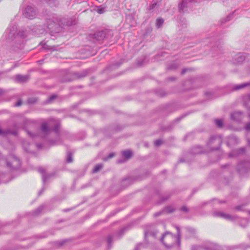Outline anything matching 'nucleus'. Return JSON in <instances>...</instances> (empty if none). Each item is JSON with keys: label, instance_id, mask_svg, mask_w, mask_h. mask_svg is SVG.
I'll list each match as a JSON object with an SVG mask.
<instances>
[{"label": "nucleus", "instance_id": "obj_1", "mask_svg": "<svg viewBox=\"0 0 250 250\" xmlns=\"http://www.w3.org/2000/svg\"><path fill=\"white\" fill-rule=\"evenodd\" d=\"M17 30V28L16 25L10 26L4 33L2 38L7 42H10L13 40H15L16 42H19V45L18 47L21 48L24 42V39L28 36V33L26 30H21L16 34Z\"/></svg>", "mask_w": 250, "mask_h": 250}, {"label": "nucleus", "instance_id": "obj_2", "mask_svg": "<svg viewBox=\"0 0 250 250\" xmlns=\"http://www.w3.org/2000/svg\"><path fill=\"white\" fill-rule=\"evenodd\" d=\"M177 230V235H175L169 232H166L161 237L160 240L167 248H171L177 244L178 247L181 245V233L180 228L176 227Z\"/></svg>", "mask_w": 250, "mask_h": 250}, {"label": "nucleus", "instance_id": "obj_3", "mask_svg": "<svg viewBox=\"0 0 250 250\" xmlns=\"http://www.w3.org/2000/svg\"><path fill=\"white\" fill-rule=\"evenodd\" d=\"M61 27L60 17L54 14L46 19V28L44 30L50 33H58L60 32Z\"/></svg>", "mask_w": 250, "mask_h": 250}, {"label": "nucleus", "instance_id": "obj_4", "mask_svg": "<svg viewBox=\"0 0 250 250\" xmlns=\"http://www.w3.org/2000/svg\"><path fill=\"white\" fill-rule=\"evenodd\" d=\"M59 123L55 120H50L47 122H43L41 125V131L44 135L49 134L51 130L57 132Z\"/></svg>", "mask_w": 250, "mask_h": 250}, {"label": "nucleus", "instance_id": "obj_5", "mask_svg": "<svg viewBox=\"0 0 250 250\" xmlns=\"http://www.w3.org/2000/svg\"><path fill=\"white\" fill-rule=\"evenodd\" d=\"M191 250H223L218 244L208 241L200 246H192Z\"/></svg>", "mask_w": 250, "mask_h": 250}, {"label": "nucleus", "instance_id": "obj_6", "mask_svg": "<svg viewBox=\"0 0 250 250\" xmlns=\"http://www.w3.org/2000/svg\"><path fill=\"white\" fill-rule=\"evenodd\" d=\"M7 167L10 170H16L19 168L21 162L19 159L15 156L10 155L6 160Z\"/></svg>", "mask_w": 250, "mask_h": 250}, {"label": "nucleus", "instance_id": "obj_7", "mask_svg": "<svg viewBox=\"0 0 250 250\" xmlns=\"http://www.w3.org/2000/svg\"><path fill=\"white\" fill-rule=\"evenodd\" d=\"M222 142V139L217 136H214L210 137L209 141L207 142V146L210 148L211 150H218L221 145Z\"/></svg>", "mask_w": 250, "mask_h": 250}, {"label": "nucleus", "instance_id": "obj_8", "mask_svg": "<svg viewBox=\"0 0 250 250\" xmlns=\"http://www.w3.org/2000/svg\"><path fill=\"white\" fill-rule=\"evenodd\" d=\"M37 126V122L33 120L24 119L23 121V125L22 127L25 129L28 134L32 137H34V135L28 130V128H35Z\"/></svg>", "mask_w": 250, "mask_h": 250}, {"label": "nucleus", "instance_id": "obj_9", "mask_svg": "<svg viewBox=\"0 0 250 250\" xmlns=\"http://www.w3.org/2000/svg\"><path fill=\"white\" fill-rule=\"evenodd\" d=\"M23 15L26 18L32 19L36 15V11L34 7L28 5L23 11Z\"/></svg>", "mask_w": 250, "mask_h": 250}, {"label": "nucleus", "instance_id": "obj_10", "mask_svg": "<svg viewBox=\"0 0 250 250\" xmlns=\"http://www.w3.org/2000/svg\"><path fill=\"white\" fill-rule=\"evenodd\" d=\"M61 27L62 26H71L76 23V21L73 18H65L60 17Z\"/></svg>", "mask_w": 250, "mask_h": 250}, {"label": "nucleus", "instance_id": "obj_11", "mask_svg": "<svg viewBox=\"0 0 250 250\" xmlns=\"http://www.w3.org/2000/svg\"><path fill=\"white\" fill-rule=\"evenodd\" d=\"M171 196L169 193H159L157 192V204L162 203L167 200Z\"/></svg>", "mask_w": 250, "mask_h": 250}, {"label": "nucleus", "instance_id": "obj_12", "mask_svg": "<svg viewBox=\"0 0 250 250\" xmlns=\"http://www.w3.org/2000/svg\"><path fill=\"white\" fill-rule=\"evenodd\" d=\"M245 56L241 53L236 54L232 59V62L235 64H238L242 63L245 59Z\"/></svg>", "mask_w": 250, "mask_h": 250}, {"label": "nucleus", "instance_id": "obj_13", "mask_svg": "<svg viewBox=\"0 0 250 250\" xmlns=\"http://www.w3.org/2000/svg\"><path fill=\"white\" fill-rule=\"evenodd\" d=\"M249 165L248 162H242L238 165V171L240 174H242L246 172L248 170L246 168V167Z\"/></svg>", "mask_w": 250, "mask_h": 250}, {"label": "nucleus", "instance_id": "obj_14", "mask_svg": "<svg viewBox=\"0 0 250 250\" xmlns=\"http://www.w3.org/2000/svg\"><path fill=\"white\" fill-rule=\"evenodd\" d=\"M213 215L215 217H219L221 218H223L228 220H232L233 219V217L231 215L226 214L225 213L222 212L216 211L213 213Z\"/></svg>", "mask_w": 250, "mask_h": 250}, {"label": "nucleus", "instance_id": "obj_15", "mask_svg": "<svg viewBox=\"0 0 250 250\" xmlns=\"http://www.w3.org/2000/svg\"><path fill=\"white\" fill-rule=\"evenodd\" d=\"M38 171L42 174V179L43 183H45L48 179L51 176L50 174H45V169L43 167H39Z\"/></svg>", "mask_w": 250, "mask_h": 250}, {"label": "nucleus", "instance_id": "obj_16", "mask_svg": "<svg viewBox=\"0 0 250 250\" xmlns=\"http://www.w3.org/2000/svg\"><path fill=\"white\" fill-rule=\"evenodd\" d=\"M191 153L192 154H201L204 152L203 148L200 146H197L193 147L191 150Z\"/></svg>", "mask_w": 250, "mask_h": 250}, {"label": "nucleus", "instance_id": "obj_17", "mask_svg": "<svg viewBox=\"0 0 250 250\" xmlns=\"http://www.w3.org/2000/svg\"><path fill=\"white\" fill-rule=\"evenodd\" d=\"M150 228H151V226H149ZM151 237L153 239H155V233L154 232L152 231L150 229L148 228L145 230V239L146 240L147 238Z\"/></svg>", "mask_w": 250, "mask_h": 250}, {"label": "nucleus", "instance_id": "obj_18", "mask_svg": "<svg viewBox=\"0 0 250 250\" xmlns=\"http://www.w3.org/2000/svg\"><path fill=\"white\" fill-rule=\"evenodd\" d=\"M245 151V148L242 147L238 149L234 150L229 154V157H235L239 155L240 154L244 153Z\"/></svg>", "mask_w": 250, "mask_h": 250}, {"label": "nucleus", "instance_id": "obj_19", "mask_svg": "<svg viewBox=\"0 0 250 250\" xmlns=\"http://www.w3.org/2000/svg\"><path fill=\"white\" fill-rule=\"evenodd\" d=\"M242 112L241 111L234 112L231 114V119L237 122H239L241 119Z\"/></svg>", "mask_w": 250, "mask_h": 250}, {"label": "nucleus", "instance_id": "obj_20", "mask_svg": "<svg viewBox=\"0 0 250 250\" xmlns=\"http://www.w3.org/2000/svg\"><path fill=\"white\" fill-rule=\"evenodd\" d=\"M27 75H17L15 77V80L19 83H24L28 80Z\"/></svg>", "mask_w": 250, "mask_h": 250}, {"label": "nucleus", "instance_id": "obj_21", "mask_svg": "<svg viewBox=\"0 0 250 250\" xmlns=\"http://www.w3.org/2000/svg\"><path fill=\"white\" fill-rule=\"evenodd\" d=\"M175 210V208L172 207V206H167V207H166L163 210V211L162 212H159V213H158L157 212V216L161 214L162 213H172L173 212H174Z\"/></svg>", "mask_w": 250, "mask_h": 250}, {"label": "nucleus", "instance_id": "obj_22", "mask_svg": "<svg viewBox=\"0 0 250 250\" xmlns=\"http://www.w3.org/2000/svg\"><path fill=\"white\" fill-rule=\"evenodd\" d=\"M250 86V82L236 85L233 88V90H238L247 86Z\"/></svg>", "mask_w": 250, "mask_h": 250}, {"label": "nucleus", "instance_id": "obj_23", "mask_svg": "<svg viewBox=\"0 0 250 250\" xmlns=\"http://www.w3.org/2000/svg\"><path fill=\"white\" fill-rule=\"evenodd\" d=\"M105 34L104 31H99L94 34L95 38L98 41L103 40L105 38Z\"/></svg>", "mask_w": 250, "mask_h": 250}, {"label": "nucleus", "instance_id": "obj_24", "mask_svg": "<svg viewBox=\"0 0 250 250\" xmlns=\"http://www.w3.org/2000/svg\"><path fill=\"white\" fill-rule=\"evenodd\" d=\"M122 155L123 157L125 158L126 160H128L132 157V153L131 151L127 150L123 151Z\"/></svg>", "mask_w": 250, "mask_h": 250}, {"label": "nucleus", "instance_id": "obj_25", "mask_svg": "<svg viewBox=\"0 0 250 250\" xmlns=\"http://www.w3.org/2000/svg\"><path fill=\"white\" fill-rule=\"evenodd\" d=\"M10 133L14 134V135H16V132L15 131H12L9 130H3L0 129V135L5 136V135H6L8 134H10Z\"/></svg>", "mask_w": 250, "mask_h": 250}, {"label": "nucleus", "instance_id": "obj_26", "mask_svg": "<svg viewBox=\"0 0 250 250\" xmlns=\"http://www.w3.org/2000/svg\"><path fill=\"white\" fill-rule=\"evenodd\" d=\"M46 3L50 6H56L59 4V2L56 0H45Z\"/></svg>", "mask_w": 250, "mask_h": 250}, {"label": "nucleus", "instance_id": "obj_27", "mask_svg": "<svg viewBox=\"0 0 250 250\" xmlns=\"http://www.w3.org/2000/svg\"><path fill=\"white\" fill-rule=\"evenodd\" d=\"M73 153L71 151H68L67 153L66 161L67 163L73 162Z\"/></svg>", "mask_w": 250, "mask_h": 250}, {"label": "nucleus", "instance_id": "obj_28", "mask_svg": "<svg viewBox=\"0 0 250 250\" xmlns=\"http://www.w3.org/2000/svg\"><path fill=\"white\" fill-rule=\"evenodd\" d=\"M179 66V63L177 62H173V63H172L168 66V69L169 70H174V69H175L177 68H178Z\"/></svg>", "mask_w": 250, "mask_h": 250}, {"label": "nucleus", "instance_id": "obj_29", "mask_svg": "<svg viewBox=\"0 0 250 250\" xmlns=\"http://www.w3.org/2000/svg\"><path fill=\"white\" fill-rule=\"evenodd\" d=\"M214 123L218 127L221 128L223 126V121L221 119L215 120Z\"/></svg>", "mask_w": 250, "mask_h": 250}, {"label": "nucleus", "instance_id": "obj_30", "mask_svg": "<svg viewBox=\"0 0 250 250\" xmlns=\"http://www.w3.org/2000/svg\"><path fill=\"white\" fill-rule=\"evenodd\" d=\"M187 1L183 0L179 5L180 11H183L184 9L187 6Z\"/></svg>", "mask_w": 250, "mask_h": 250}, {"label": "nucleus", "instance_id": "obj_31", "mask_svg": "<svg viewBox=\"0 0 250 250\" xmlns=\"http://www.w3.org/2000/svg\"><path fill=\"white\" fill-rule=\"evenodd\" d=\"M103 167V165L102 164H99L96 165L93 168L92 171L93 173L98 172L100 170H101Z\"/></svg>", "mask_w": 250, "mask_h": 250}, {"label": "nucleus", "instance_id": "obj_32", "mask_svg": "<svg viewBox=\"0 0 250 250\" xmlns=\"http://www.w3.org/2000/svg\"><path fill=\"white\" fill-rule=\"evenodd\" d=\"M248 224V221L246 219H242L240 222V225L243 227H246Z\"/></svg>", "mask_w": 250, "mask_h": 250}, {"label": "nucleus", "instance_id": "obj_33", "mask_svg": "<svg viewBox=\"0 0 250 250\" xmlns=\"http://www.w3.org/2000/svg\"><path fill=\"white\" fill-rule=\"evenodd\" d=\"M167 94V93L162 89L159 90L158 91L157 90V96L164 97L166 96Z\"/></svg>", "mask_w": 250, "mask_h": 250}, {"label": "nucleus", "instance_id": "obj_34", "mask_svg": "<svg viewBox=\"0 0 250 250\" xmlns=\"http://www.w3.org/2000/svg\"><path fill=\"white\" fill-rule=\"evenodd\" d=\"M43 206H42L39 207L34 212V215H38L43 209Z\"/></svg>", "mask_w": 250, "mask_h": 250}, {"label": "nucleus", "instance_id": "obj_35", "mask_svg": "<svg viewBox=\"0 0 250 250\" xmlns=\"http://www.w3.org/2000/svg\"><path fill=\"white\" fill-rule=\"evenodd\" d=\"M164 20L162 18L157 19V28L161 27L164 23Z\"/></svg>", "mask_w": 250, "mask_h": 250}, {"label": "nucleus", "instance_id": "obj_36", "mask_svg": "<svg viewBox=\"0 0 250 250\" xmlns=\"http://www.w3.org/2000/svg\"><path fill=\"white\" fill-rule=\"evenodd\" d=\"M112 241H113V236L112 235H109L107 238L108 246L109 248H110L111 247Z\"/></svg>", "mask_w": 250, "mask_h": 250}, {"label": "nucleus", "instance_id": "obj_37", "mask_svg": "<svg viewBox=\"0 0 250 250\" xmlns=\"http://www.w3.org/2000/svg\"><path fill=\"white\" fill-rule=\"evenodd\" d=\"M46 46H48L45 43L43 45V48H46L47 49L51 50L52 51H56L57 50V47L55 46H49L48 47H47Z\"/></svg>", "mask_w": 250, "mask_h": 250}, {"label": "nucleus", "instance_id": "obj_38", "mask_svg": "<svg viewBox=\"0 0 250 250\" xmlns=\"http://www.w3.org/2000/svg\"><path fill=\"white\" fill-rule=\"evenodd\" d=\"M180 210L185 212H188L189 209L187 206H184L180 208Z\"/></svg>", "mask_w": 250, "mask_h": 250}, {"label": "nucleus", "instance_id": "obj_39", "mask_svg": "<svg viewBox=\"0 0 250 250\" xmlns=\"http://www.w3.org/2000/svg\"><path fill=\"white\" fill-rule=\"evenodd\" d=\"M232 15H233V14H229V16L226 18V19H225V21H222V22L223 23H225V22H227V21H230V19H231V17H232Z\"/></svg>", "mask_w": 250, "mask_h": 250}, {"label": "nucleus", "instance_id": "obj_40", "mask_svg": "<svg viewBox=\"0 0 250 250\" xmlns=\"http://www.w3.org/2000/svg\"><path fill=\"white\" fill-rule=\"evenodd\" d=\"M114 156V153H110L107 157L104 158V161H107L108 159H110Z\"/></svg>", "mask_w": 250, "mask_h": 250}, {"label": "nucleus", "instance_id": "obj_41", "mask_svg": "<svg viewBox=\"0 0 250 250\" xmlns=\"http://www.w3.org/2000/svg\"><path fill=\"white\" fill-rule=\"evenodd\" d=\"M245 129L247 131H250V122L246 124L245 126Z\"/></svg>", "mask_w": 250, "mask_h": 250}, {"label": "nucleus", "instance_id": "obj_42", "mask_svg": "<svg viewBox=\"0 0 250 250\" xmlns=\"http://www.w3.org/2000/svg\"><path fill=\"white\" fill-rule=\"evenodd\" d=\"M130 180L128 178L124 179L122 181V185H128Z\"/></svg>", "mask_w": 250, "mask_h": 250}, {"label": "nucleus", "instance_id": "obj_43", "mask_svg": "<svg viewBox=\"0 0 250 250\" xmlns=\"http://www.w3.org/2000/svg\"><path fill=\"white\" fill-rule=\"evenodd\" d=\"M160 129L162 131H165V130H168L170 129V128L168 126L166 127H163V126H160Z\"/></svg>", "mask_w": 250, "mask_h": 250}, {"label": "nucleus", "instance_id": "obj_44", "mask_svg": "<svg viewBox=\"0 0 250 250\" xmlns=\"http://www.w3.org/2000/svg\"><path fill=\"white\" fill-rule=\"evenodd\" d=\"M36 99L34 98H31L28 99V102L29 104H33L36 102Z\"/></svg>", "mask_w": 250, "mask_h": 250}, {"label": "nucleus", "instance_id": "obj_45", "mask_svg": "<svg viewBox=\"0 0 250 250\" xmlns=\"http://www.w3.org/2000/svg\"><path fill=\"white\" fill-rule=\"evenodd\" d=\"M22 102L21 100H19L15 104V106H20L21 105Z\"/></svg>", "mask_w": 250, "mask_h": 250}, {"label": "nucleus", "instance_id": "obj_46", "mask_svg": "<svg viewBox=\"0 0 250 250\" xmlns=\"http://www.w3.org/2000/svg\"><path fill=\"white\" fill-rule=\"evenodd\" d=\"M142 247V245L141 244H138L135 248L134 250H139Z\"/></svg>", "mask_w": 250, "mask_h": 250}, {"label": "nucleus", "instance_id": "obj_47", "mask_svg": "<svg viewBox=\"0 0 250 250\" xmlns=\"http://www.w3.org/2000/svg\"><path fill=\"white\" fill-rule=\"evenodd\" d=\"M56 95H53L49 97V99H48V101H49V102H51L53 100H54V99H55V98H56Z\"/></svg>", "mask_w": 250, "mask_h": 250}, {"label": "nucleus", "instance_id": "obj_48", "mask_svg": "<svg viewBox=\"0 0 250 250\" xmlns=\"http://www.w3.org/2000/svg\"><path fill=\"white\" fill-rule=\"evenodd\" d=\"M60 143V141H51V144L52 145H58Z\"/></svg>", "mask_w": 250, "mask_h": 250}, {"label": "nucleus", "instance_id": "obj_49", "mask_svg": "<svg viewBox=\"0 0 250 250\" xmlns=\"http://www.w3.org/2000/svg\"><path fill=\"white\" fill-rule=\"evenodd\" d=\"M104 12V8L99 9L98 10V13L99 14H103Z\"/></svg>", "mask_w": 250, "mask_h": 250}, {"label": "nucleus", "instance_id": "obj_50", "mask_svg": "<svg viewBox=\"0 0 250 250\" xmlns=\"http://www.w3.org/2000/svg\"><path fill=\"white\" fill-rule=\"evenodd\" d=\"M65 242V240H63L62 241L58 242V244H57L59 246H62L63 245V244Z\"/></svg>", "mask_w": 250, "mask_h": 250}, {"label": "nucleus", "instance_id": "obj_51", "mask_svg": "<svg viewBox=\"0 0 250 250\" xmlns=\"http://www.w3.org/2000/svg\"><path fill=\"white\" fill-rule=\"evenodd\" d=\"M163 144V141L161 140H157V146L161 145Z\"/></svg>", "mask_w": 250, "mask_h": 250}, {"label": "nucleus", "instance_id": "obj_52", "mask_svg": "<svg viewBox=\"0 0 250 250\" xmlns=\"http://www.w3.org/2000/svg\"><path fill=\"white\" fill-rule=\"evenodd\" d=\"M189 69L188 68H185V69H183L181 72V74L182 75H183Z\"/></svg>", "mask_w": 250, "mask_h": 250}, {"label": "nucleus", "instance_id": "obj_53", "mask_svg": "<svg viewBox=\"0 0 250 250\" xmlns=\"http://www.w3.org/2000/svg\"><path fill=\"white\" fill-rule=\"evenodd\" d=\"M242 207V206H237L235 207V209L238 210H241Z\"/></svg>", "mask_w": 250, "mask_h": 250}, {"label": "nucleus", "instance_id": "obj_54", "mask_svg": "<svg viewBox=\"0 0 250 250\" xmlns=\"http://www.w3.org/2000/svg\"><path fill=\"white\" fill-rule=\"evenodd\" d=\"M244 99L250 100V94L245 96Z\"/></svg>", "mask_w": 250, "mask_h": 250}, {"label": "nucleus", "instance_id": "obj_55", "mask_svg": "<svg viewBox=\"0 0 250 250\" xmlns=\"http://www.w3.org/2000/svg\"><path fill=\"white\" fill-rule=\"evenodd\" d=\"M176 79V77H169L168 78V80L169 81H174Z\"/></svg>", "mask_w": 250, "mask_h": 250}, {"label": "nucleus", "instance_id": "obj_56", "mask_svg": "<svg viewBox=\"0 0 250 250\" xmlns=\"http://www.w3.org/2000/svg\"><path fill=\"white\" fill-rule=\"evenodd\" d=\"M244 250H250V246H247Z\"/></svg>", "mask_w": 250, "mask_h": 250}, {"label": "nucleus", "instance_id": "obj_57", "mask_svg": "<svg viewBox=\"0 0 250 250\" xmlns=\"http://www.w3.org/2000/svg\"><path fill=\"white\" fill-rule=\"evenodd\" d=\"M126 229L125 228H124L121 231H120V233H121V234L120 235H121L125 231V230Z\"/></svg>", "mask_w": 250, "mask_h": 250}, {"label": "nucleus", "instance_id": "obj_58", "mask_svg": "<svg viewBox=\"0 0 250 250\" xmlns=\"http://www.w3.org/2000/svg\"><path fill=\"white\" fill-rule=\"evenodd\" d=\"M43 190H44V188H42V189L40 191H39V195H41V194H42V191H43Z\"/></svg>", "mask_w": 250, "mask_h": 250}, {"label": "nucleus", "instance_id": "obj_59", "mask_svg": "<svg viewBox=\"0 0 250 250\" xmlns=\"http://www.w3.org/2000/svg\"><path fill=\"white\" fill-rule=\"evenodd\" d=\"M156 5V3H153V4H152V7H151V8H154V7H155V6Z\"/></svg>", "mask_w": 250, "mask_h": 250}, {"label": "nucleus", "instance_id": "obj_60", "mask_svg": "<svg viewBox=\"0 0 250 250\" xmlns=\"http://www.w3.org/2000/svg\"><path fill=\"white\" fill-rule=\"evenodd\" d=\"M248 143L249 146H250V139H248Z\"/></svg>", "mask_w": 250, "mask_h": 250}, {"label": "nucleus", "instance_id": "obj_61", "mask_svg": "<svg viewBox=\"0 0 250 250\" xmlns=\"http://www.w3.org/2000/svg\"><path fill=\"white\" fill-rule=\"evenodd\" d=\"M85 76V74H84V75H82V76H79H79H78V77L79 78H81V77H84Z\"/></svg>", "mask_w": 250, "mask_h": 250}, {"label": "nucleus", "instance_id": "obj_62", "mask_svg": "<svg viewBox=\"0 0 250 250\" xmlns=\"http://www.w3.org/2000/svg\"><path fill=\"white\" fill-rule=\"evenodd\" d=\"M122 162H123V161H122V160H119V161H118V163H122Z\"/></svg>", "mask_w": 250, "mask_h": 250}, {"label": "nucleus", "instance_id": "obj_63", "mask_svg": "<svg viewBox=\"0 0 250 250\" xmlns=\"http://www.w3.org/2000/svg\"><path fill=\"white\" fill-rule=\"evenodd\" d=\"M154 144L156 146V140L154 141Z\"/></svg>", "mask_w": 250, "mask_h": 250}, {"label": "nucleus", "instance_id": "obj_64", "mask_svg": "<svg viewBox=\"0 0 250 250\" xmlns=\"http://www.w3.org/2000/svg\"><path fill=\"white\" fill-rule=\"evenodd\" d=\"M232 139L234 140H237V138L236 137H233Z\"/></svg>", "mask_w": 250, "mask_h": 250}]
</instances>
